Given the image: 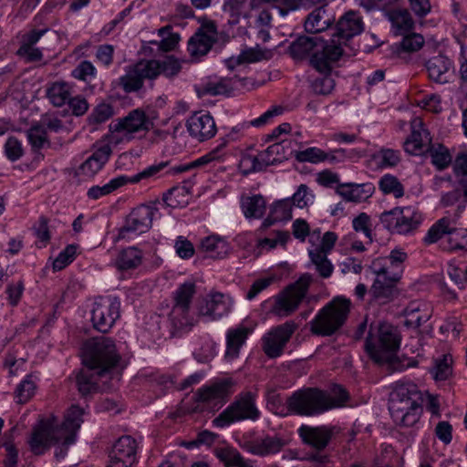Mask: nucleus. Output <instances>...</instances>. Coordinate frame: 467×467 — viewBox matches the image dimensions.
<instances>
[{
	"label": "nucleus",
	"mask_w": 467,
	"mask_h": 467,
	"mask_svg": "<svg viewBox=\"0 0 467 467\" xmlns=\"http://www.w3.org/2000/svg\"><path fill=\"white\" fill-rule=\"evenodd\" d=\"M348 399L347 390L339 385L329 391L307 388L295 392L288 400V408L298 415L314 416L345 405Z\"/></svg>",
	"instance_id": "obj_1"
},
{
	"label": "nucleus",
	"mask_w": 467,
	"mask_h": 467,
	"mask_svg": "<svg viewBox=\"0 0 467 467\" xmlns=\"http://www.w3.org/2000/svg\"><path fill=\"white\" fill-rule=\"evenodd\" d=\"M389 410L396 424L401 427L415 426L422 413L421 394L417 385L397 382L389 396Z\"/></svg>",
	"instance_id": "obj_2"
},
{
	"label": "nucleus",
	"mask_w": 467,
	"mask_h": 467,
	"mask_svg": "<svg viewBox=\"0 0 467 467\" xmlns=\"http://www.w3.org/2000/svg\"><path fill=\"white\" fill-rule=\"evenodd\" d=\"M400 337L395 327L382 323L371 328L366 339L365 349L377 364H392L397 358Z\"/></svg>",
	"instance_id": "obj_3"
},
{
	"label": "nucleus",
	"mask_w": 467,
	"mask_h": 467,
	"mask_svg": "<svg viewBox=\"0 0 467 467\" xmlns=\"http://www.w3.org/2000/svg\"><path fill=\"white\" fill-rule=\"evenodd\" d=\"M226 140H223L218 146L208 153L187 164L173 165L171 161H163L145 168L132 177H129V183H137L141 180L164 176H176L186 172L192 168L207 165L213 161H220L225 156Z\"/></svg>",
	"instance_id": "obj_4"
},
{
	"label": "nucleus",
	"mask_w": 467,
	"mask_h": 467,
	"mask_svg": "<svg viewBox=\"0 0 467 467\" xmlns=\"http://www.w3.org/2000/svg\"><path fill=\"white\" fill-rule=\"evenodd\" d=\"M119 356L116 346L109 337H97L85 342L82 348V362L97 370L98 377L111 376V369L117 365Z\"/></svg>",
	"instance_id": "obj_5"
},
{
	"label": "nucleus",
	"mask_w": 467,
	"mask_h": 467,
	"mask_svg": "<svg viewBox=\"0 0 467 467\" xmlns=\"http://www.w3.org/2000/svg\"><path fill=\"white\" fill-rule=\"evenodd\" d=\"M153 125V116L140 108L132 109L125 117L115 119L109 125V142L115 145L129 142L137 133L149 131Z\"/></svg>",
	"instance_id": "obj_6"
},
{
	"label": "nucleus",
	"mask_w": 467,
	"mask_h": 467,
	"mask_svg": "<svg viewBox=\"0 0 467 467\" xmlns=\"http://www.w3.org/2000/svg\"><path fill=\"white\" fill-rule=\"evenodd\" d=\"M350 300L336 297L325 306L310 322V330L318 336H331L346 322L350 311Z\"/></svg>",
	"instance_id": "obj_7"
},
{
	"label": "nucleus",
	"mask_w": 467,
	"mask_h": 467,
	"mask_svg": "<svg viewBox=\"0 0 467 467\" xmlns=\"http://www.w3.org/2000/svg\"><path fill=\"white\" fill-rule=\"evenodd\" d=\"M195 292V285L187 282L173 293V306L169 315L173 336L189 331L197 323L191 312V303Z\"/></svg>",
	"instance_id": "obj_8"
},
{
	"label": "nucleus",
	"mask_w": 467,
	"mask_h": 467,
	"mask_svg": "<svg viewBox=\"0 0 467 467\" xmlns=\"http://www.w3.org/2000/svg\"><path fill=\"white\" fill-rule=\"evenodd\" d=\"M236 383L232 378L217 379L210 384L198 389L194 394L197 403L192 411H201L204 408L219 410L234 392Z\"/></svg>",
	"instance_id": "obj_9"
},
{
	"label": "nucleus",
	"mask_w": 467,
	"mask_h": 467,
	"mask_svg": "<svg viewBox=\"0 0 467 467\" xmlns=\"http://www.w3.org/2000/svg\"><path fill=\"white\" fill-rule=\"evenodd\" d=\"M371 272L376 275L370 288L372 296L383 303L390 300L394 294L396 284L400 281L402 270L393 266L388 260L377 258L372 261L369 266Z\"/></svg>",
	"instance_id": "obj_10"
},
{
	"label": "nucleus",
	"mask_w": 467,
	"mask_h": 467,
	"mask_svg": "<svg viewBox=\"0 0 467 467\" xmlns=\"http://www.w3.org/2000/svg\"><path fill=\"white\" fill-rule=\"evenodd\" d=\"M259 416L260 411L255 406V394L247 391L239 394L235 400L213 420V424L217 428H224L244 420H256Z\"/></svg>",
	"instance_id": "obj_11"
},
{
	"label": "nucleus",
	"mask_w": 467,
	"mask_h": 467,
	"mask_svg": "<svg viewBox=\"0 0 467 467\" xmlns=\"http://www.w3.org/2000/svg\"><path fill=\"white\" fill-rule=\"evenodd\" d=\"M310 282L311 277L306 275L288 285L275 296L271 312L280 317H285L294 313L306 296Z\"/></svg>",
	"instance_id": "obj_12"
},
{
	"label": "nucleus",
	"mask_w": 467,
	"mask_h": 467,
	"mask_svg": "<svg viewBox=\"0 0 467 467\" xmlns=\"http://www.w3.org/2000/svg\"><path fill=\"white\" fill-rule=\"evenodd\" d=\"M380 221L389 231L406 234L419 227L422 216L413 207H397L389 212L383 213Z\"/></svg>",
	"instance_id": "obj_13"
},
{
	"label": "nucleus",
	"mask_w": 467,
	"mask_h": 467,
	"mask_svg": "<svg viewBox=\"0 0 467 467\" xmlns=\"http://www.w3.org/2000/svg\"><path fill=\"white\" fill-rule=\"evenodd\" d=\"M120 302L115 296L96 298L91 310V321L95 329L107 333L119 317Z\"/></svg>",
	"instance_id": "obj_14"
},
{
	"label": "nucleus",
	"mask_w": 467,
	"mask_h": 467,
	"mask_svg": "<svg viewBox=\"0 0 467 467\" xmlns=\"http://www.w3.org/2000/svg\"><path fill=\"white\" fill-rule=\"evenodd\" d=\"M342 55L340 43L335 39L326 41L319 36L313 56L310 57V65L319 73H331Z\"/></svg>",
	"instance_id": "obj_15"
},
{
	"label": "nucleus",
	"mask_w": 467,
	"mask_h": 467,
	"mask_svg": "<svg viewBox=\"0 0 467 467\" xmlns=\"http://www.w3.org/2000/svg\"><path fill=\"white\" fill-rule=\"evenodd\" d=\"M158 64L154 59L141 60L130 67L125 75L119 78V85L127 93L138 91L143 86L144 79H155Z\"/></svg>",
	"instance_id": "obj_16"
},
{
	"label": "nucleus",
	"mask_w": 467,
	"mask_h": 467,
	"mask_svg": "<svg viewBox=\"0 0 467 467\" xmlns=\"http://www.w3.org/2000/svg\"><path fill=\"white\" fill-rule=\"evenodd\" d=\"M296 328L297 325L294 321H286L271 328L262 338L265 354L270 358L281 356Z\"/></svg>",
	"instance_id": "obj_17"
},
{
	"label": "nucleus",
	"mask_w": 467,
	"mask_h": 467,
	"mask_svg": "<svg viewBox=\"0 0 467 467\" xmlns=\"http://www.w3.org/2000/svg\"><path fill=\"white\" fill-rule=\"evenodd\" d=\"M158 209L151 205H140L127 216L124 225L119 230L118 240L130 238L131 234H143L151 227Z\"/></svg>",
	"instance_id": "obj_18"
},
{
	"label": "nucleus",
	"mask_w": 467,
	"mask_h": 467,
	"mask_svg": "<svg viewBox=\"0 0 467 467\" xmlns=\"http://www.w3.org/2000/svg\"><path fill=\"white\" fill-rule=\"evenodd\" d=\"M56 420L54 418L47 420H41L32 431L28 440L31 451L36 454H43L53 442H58L61 439L60 432L55 426Z\"/></svg>",
	"instance_id": "obj_19"
},
{
	"label": "nucleus",
	"mask_w": 467,
	"mask_h": 467,
	"mask_svg": "<svg viewBox=\"0 0 467 467\" xmlns=\"http://www.w3.org/2000/svg\"><path fill=\"white\" fill-rule=\"evenodd\" d=\"M233 301L230 296L219 293H210L198 306V315L209 320H216L227 315L232 308Z\"/></svg>",
	"instance_id": "obj_20"
},
{
	"label": "nucleus",
	"mask_w": 467,
	"mask_h": 467,
	"mask_svg": "<svg viewBox=\"0 0 467 467\" xmlns=\"http://www.w3.org/2000/svg\"><path fill=\"white\" fill-rule=\"evenodd\" d=\"M137 442L131 436L118 439L109 453L108 467H131L136 461Z\"/></svg>",
	"instance_id": "obj_21"
},
{
	"label": "nucleus",
	"mask_w": 467,
	"mask_h": 467,
	"mask_svg": "<svg viewBox=\"0 0 467 467\" xmlns=\"http://www.w3.org/2000/svg\"><path fill=\"white\" fill-rule=\"evenodd\" d=\"M217 40L216 26L208 23L202 26L189 40L188 52L194 59L205 56Z\"/></svg>",
	"instance_id": "obj_22"
},
{
	"label": "nucleus",
	"mask_w": 467,
	"mask_h": 467,
	"mask_svg": "<svg viewBox=\"0 0 467 467\" xmlns=\"http://www.w3.org/2000/svg\"><path fill=\"white\" fill-rule=\"evenodd\" d=\"M253 80L246 78H221L219 79L211 80L202 83L198 88L197 91L200 96L210 95H224L232 90L246 88L248 85L253 86Z\"/></svg>",
	"instance_id": "obj_23"
},
{
	"label": "nucleus",
	"mask_w": 467,
	"mask_h": 467,
	"mask_svg": "<svg viewBox=\"0 0 467 467\" xmlns=\"http://www.w3.org/2000/svg\"><path fill=\"white\" fill-rule=\"evenodd\" d=\"M109 379H112V377H98L95 368L84 366L76 376V383L80 395L87 397L110 389V386L108 385Z\"/></svg>",
	"instance_id": "obj_24"
},
{
	"label": "nucleus",
	"mask_w": 467,
	"mask_h": 467,
	"mask_svg": "<svg viewBox=\"0 0 467 467\" xmlns=\"http://www.w3.org/2000/svg\"><path fill=\"white\" fill-rule=\"evenodd\" d=\"M186 126L190 135L200 141L211 139L216 133L214 119L209 113H194L188 119Z\"/></svg>",
	"instance_id": "obj_25"
},
{
	"label": "nucleus",
	"mask_w": 467,
	"mask_h": 467,
	"mask_svg": "<svg viewBox=\"0 0 467 467\" xmlns=\"http://www.w3.org/2000/svg\"><path fill=\"white\" fill-rule=\"evenodd\" d=\"M411 134L404 142L405 150L412 155H419L428 149L431 138L424 128L420 118H414L410 122Z\"/></svg>",
	"instance_id": "obj_26"
},
{
	"label": "nucleus",
	"mask_w": 467,
	"mask_h": 467,
	"mask_svg": "<svg viewBox=\"0 0 467 467\" xmlns=\"http://www.w3.org/2000/svg\"><path fill=\"white\" fill-rule=\"evenodd\" d=\"M334 428L327 426L310 427L303 425L298 432L303 441L317 450L325 449L329 443Z\"/></svg>",
	"instance_id": "obj_27"
},
{
	"label": "nucleus",
	"mask_w": 467,
	"mask_h": 467,
	"mask_svg": "<svg viewBox=\"0 0 467 467\" xmlns=\"http://www.w3.org/2000/svg\"><path fill=\"white\" fill-rule=\"evenodd\" d=\"M110 143L97 146L93 153L80 165L79 172L87 177L97 174L109 161L112 150Z\"/></svg>",
	"instance_id": "obj_28"
},
{
	"label": "nucleus",
	"mask_w": 467,
	"mask_h": 467,
	"mask_svg": "<svg viewBox=\"0 0 467 467\" xmlns=\"http://www.w3.org/2000/svg\"><path fill=\"white\" fill-rule=\"evenodd\" d=\"M286 444L285 439L278 435H266L245 445V449L252 454L266 456L279 452Z\"/></svg>",
	"instance_id": "obj_29"
},
{
	"label": "nucleus",
	"mask_w": 467,
	"mask_h": 467,
	"mask_svg": "<svg viewBox=\"0 0 467 467\" xmlns=\"http://www.w3.org/2000/svg\"><path fill=\"white\" fill-rule=\"evenodd\" d=\"M374 190L371 183H342L337 186L336 192L347 202H362L372 196Z\"/></svg>",
	"instance_id": "obj_30"
},
{
	"label": "nucleus",
	"mask_w": 467,
	"mask_h": 467,
	"mask_svg": "<svg viewBox=\"0 0 467 467\" xmlns=\"http://www.w3.org/2000/svg\"><path fill=\"white\" fill-rule=\"evenodd\" d=\"M364 30L362 17L356 11L347 12L337 22L338 37L347 40Z\"/></svg>",
	"instance_id": "obj_31"
},
{
	"label": "nucleus",
	"mask_w": 467,
	"mask_h": 467,
	"mask_svg": "<svg viewBox=\"0 0 467 467\" xmlns=\"http://www.w3.org/2000/svg\"><path fill=\"white\" fill-rule=\"evenodd\" d=\"M84 410L77 405H72L65 415V420L57 431L66 433V442L74 443L76 441V433L81 426L82 415Z\"/></svg>",
	"instance_id": "obj_32"
},
{
	"label": "nucleus",
	"mask_w": 467,
	"mask_h": 467,
	"mask_svg": "<svg viewBox=\"0 0 467 467\" xmlns=\"http://www.w3.org/2000/svg\"><path fill=\"white\" fill-rule=\"evenodd\" d=\"M293 204L290 198L275 202L270 206L268 216L262 223L261 227L266 229L275 223L289 221L292 218Z\"/></svg>",
	"instance_id": "obj_33"
},
{
	"label": "nucleus",
	"mask_w": 467,
	"mask_h": 467,
	"mask_svg": "<svg viewBox=\"0 0 467 467\" xmlns=\"http://www.w3.org/2000/svg\"><path fill=\"white\" fill-rule=\"evenodd\" d=\"M404 315L406 326L419 327L430 319L431 310L423 302L412 301L405 308Z\"/></svg>",
	"instance_id": "obj_34"
},
{
	"label": "nucleus",
	"mask_w": 467,
	"mask_h": 467,
	"mask_svg": "<svg viewBox=\"0 0 467 467\" xmlns=\"http://www.w3.org/2000/svg\"><path fill=\"white\" fill-rule=\"evenodd\" d=\"M198 249L206 257L222 259L228 254L230 246L224 239L217 235H210L202 239Z\"/></svg>",
	"instance_id": "obj_35"
},
{
	"label": "nucleus",
	"mask_w": 467,
	"mask_h": 467,
	"mask_svg": "<svg viewBox=\"0 0 467 467\" xmlns=\"http://www.w3.org/2000/svg\"><path fill=\"white\" fill-rule=\"evenodd\" d=\"M143 253L135 246H130L119 252L115 259V266L119 270H131L142 263Z\"/></svg>",
	"instance_id": "obj_36"
},
{
	"label": "nucleus",
	"mask_w": 467,
	"mask_h": 467,
	"mask_svg": "<svg viewBox=\"0 0 467 467\" xmlns=\"http://www.w3.org/2000/svg\"><path fill=\"white\" fill-rule=\"evenodd\" d=\"M451 67V60L445 56H436L430 58L426 63V68L429 73L430 78L438 83H446L447 72Z\"/></svg>",
	"instance_id": "obj_37"
},
{
	"label": "nucleus",
	"mask_w": 467,
	"mask_h": 467,
	"mask_svg": "<svg viewBox=\"0 0 467 467\" xmlns=\"http://www.w3.org/2000/svg\"><path fill=\"white\" fill-rule=\"evenodd\" d=\"M318 38L319 36H299L295 41H293L288 47L290 56L296 60L304 59L307 56H313Z\"/></svg>",
	"instance_id": "obj_38"
},
{
	"label": "nucleus",
	"mask_w": 467,
	"mask_h": 467,
	"mask_svg": "<svg viewBox=\"0 0 467 467\" xmlns=\"http://www.w3.org/2000/svg\"><path fill=\"white\" fill-rule=\"evenodd\" d=\"M332 23V18L327 14L324 6H319L313 10L305 21V29L308 33H319L327 28Z\"/></svg>",
	"instance_id": "obj_39"
},
{
	"label": "nucleus",
	"mask_w": 467,
	"mask_h": 467,
	"mask_svg": "<svg viewBox=\"0 0 467 467\" xmlns=\"http://www.w3.org/2000/svg\"><path fill=\"white\" fill-rule=\"evenodd\" d=\"M215 456L225 467H252V462L245 460L242 454L233 447H221L214 450Z\"/></svg>",
	"instance_id": "obj_40"
},
{
	"label": "nucleus",
	"mask_w": 467,
	"mask_h": 467,
	"mask_svg": "<svg viewBox=\"0 0 467 467\" xmlns=\"http://www.w3.org/2000/svg\"><path fill=\"white\" fill-rule=\"evenodd\" d=\"M241 208L247 219H258L265 214L266 202L260 194L243 196L241 199Z\"/></svg>",
	"instance_id": "obj_41"
},
{
	"label": "nucleus",
	"mask_w": 467,
	"mask_h": 467,
	"mask_svg": "<svg viewBox=\"0 0 467 467\" xmlns=\"http://www.w3.org/2000/svg\"><path fill=\"white\" fill-rule=\"evenodd\" d=\"M47 96L54 106L62 107L71 97V86L65 81L53 82L47 88Z\"/></svg>",
	"instance_id": "obj_42"
},
{
	"label": "nucleus",
	"mask_w": 467,
	"mask_h": 467,
	"mask_svg": "<svg viewBox=\"0 0 467 467\" xmlns=\"http://www.w3.org/2000/svg\"><path fill=\"white\" fill-rule=\"evenodd\" d=\"M249 331L244 327L231 329L227 333V348L225 356L228 358H234L238 356L240 348L244 343Z\"/></svg>",
	"instance_id": "obj_43"
},
{
	"label": "nucleus",
	"mask_w": 467,
	"mask_h": 467,
	"mask_svg": "<svg viewBox=\"0 0 467 467\" xmlns=\"http://www.w3.org/2000/svg\"><path fill=\"white\" fill-rule=\"evenodd\" d=\"M129 183V177L126 175H120L110 180L108 183L102 186H92L88 191V196L90 199L98 200L102 196L110 194L118 189L125 186Z\"/></svg>",
	"instance_id": "obj_44"
},
{
	"label": "nucleus",
	"mask_w": 467,
	"mask_h": 467,
	"mask_svg": "<svg viewBox=\"0 0 467 467\" xmlns=\"http://www.w3.org/2000/svg\"><path fill=\"white\" fill-rule=\"evenodd\" d=\"M289 144L290 141L282 140L270 145L265 150L262 151V161L269 166L281 162L283 159H287L292 154V151L287 152L285 150Z\"/></svg>",
	"instance_id": "obj_45"
},
{
	"label": "nucleus",
	"mask_w": 467,
	"mask_h": 467,
	"mask_svg": "<svg viewBox=\"0 0 467 467\" xmlns=\"http://www.w3.org/2000/svg\"><path fill=\"white\" fill-rule=\"evenodd\" d=\"M190 198V192L185 186H175L163 194L165 204L171 208L185 206Z\"/></svg>",
	"instance_id": "obj_46"
},
{
	"label": "nucleus",
	"mask_w": 467,
	"mask_h": 467,
	"mask_svg": "<svg viewBox=\"0 0 467 467\" xmlns=\"http://www.w3.org/2000/svg\"><path fill=\"white\" fill-rule=\"evenodd\" d=\"M452 227L451 226V220L443 217L438 220L428 231L423 238L426 244H431L441 240L444 235L449 236Z\"/></svg>",
	"instance_id": "obj_47"
},
{
	"label": "nucleus",
	"mask_w": 467,
	"mask_h": 467,
	"mask_svg": "<svg viewBox=\"0 0 467 467\" xmlns=\"http://www.w3.org/2000/svg\"><path fill=\"white\" fill-rule=\"evenodd\" d=\"M443 249L467 251V229L452 228L446 238V244L443 243Z\"/></svg>",
	"instance_id": "obj_48"
},
{
	"label": "nucleus",
	"mask_w": 467,
	"mask_h": 467,
	"mask_svg": "<svg viewBox=\"0 0 467 467\" xmlns=\"http://www.w3.org/2000/svg\"><path fill=\"white\" fill-rule=\"evenodd\" d=\"M36 384L32 375H27L16 387L15 397L18 403L27 402L36 393Z\"/></svg>",
	"instance_id": "obj_49"
},
{
	"label": "nucleus",
	"mask_w": 467,
	"mask_h": 467,
	"mask_svg": "<svg viewBox=\"0 0 467 467\" xmlns=\"http://www.w3.org/2000/svg\"><path fill=\"white\" fill-rule=\"evenodd\" d=\"M308 254L319 275L324 278L329 277L333 273L334 267L327 259V254H323L322 251L312 250H309Z\"/></svg>",
	"instance_id": "obj_50"
},
{
	"label": "nucleus",
	"mask_w": 467,
	"mask_h": 467,
	"mask_svg": "<svg viewBox=\"0 0 467 467\" xmlns=\"http://www.w3.org/2000/svg\"><path fill=\"white\" fill-rule=\"evenodd\" d=\"M379 189L385 194H393L396 198H400L404 195V187L398 180L397 177L386 174L379 182Z\"/></svg>",
	"instance_id": "obj_51"
},
{
	"label": "nucleus",
	"mask_w": 467,
	"mask_h": 467,
	"mask_svg": "<svg viewBox=\"0 0 467 467\" xmlns=\"http://www.w3.org/2000/svg\"><path fill=\"white\" fill-rule=\"evenodd\" d=\"M391 22L399 34L411 30L414 26L410 13L405 9L393 12L391 15Z\"/></svg>",
	"instance_id": "obj_52"
},
{
	"label": "nucleus",
	"mask_w": 467,
	"mask_h": 467,
	"mask_svg": "<svg viewBox=\"0 0 467 467\" xmlns=\"http://www.w3.org/2000/svg\"><path fill=\"white\" fill-rule=\"evenodd\" d=\"M431 162L438 170H443L451 162V156L449 150L443 145L438 144L430 149Z\"/></svg>",
	"instance_id": "obj_53"
},
{
	"label": "nucleus",
	"mask_w": 467,
	"mask_h": 467,
	"mask_svg": "<svg viewBox=\"0 0 467 467\" xmlns=\"http://www.w3.org/2000/svg\"><path fill=\"white\" fill-rule=\"evenodd\" d=\"M27 139L34 150H39L49 144L47 140V130L41 125L31 127L27 130Z\"/></svg>",
	"instance_id": "obj_54"
},
{
	"label": "nucleus",
	"mask_w": 467,
	"mask_h": 467,
	"mask_svg": "<svg viewBox=\"0 0 467 467\" xmlns=\"http://www.w3.org/2000/svg\"><path fill=\"white\" fill-rule=\"evenodd\" d=\"M245 0H226L223 4V9L227 13L233 24H237L241 16H245Z\"/></svg>",
	"instance_id": "obj_55"
},
{
	"label": "nucleus",
	"mask_w": 467,
	"mask_h": 467,
	"mask_svg": "<svg viewBox=\"0 0 467 467\" xmlns=\"http://www.w3.org/2000/svg\"><path fill=\"white\" fill-rule=\"evenodd\" d=\"M275 3L285 8H279L280 14L284 16L288 11L296 10L300 7L302 0H250L251 8H261V4Z\"/></svg>",
	"instance_id": "obj_56"
},
{
	"label": "nucleus",
	"mask_w": 467,
	"mask_h": 467,
	"mask_svg": "<svg viewBox=\"0 0 467 467\" xmlns=\"http://www.w3.org/2000/svg\"><path fill=\"white\" fill-rule=\"evenodd\" d=\"M155 62L158 64L156 78L160 74H163L167 78H173L182 69L180 61L172 57H168L162 61L155 60Z\"/></svg>",
	"instance_id": "obj_57"
},
{
	"label": "nucleus",
	"mask_w": 467,
	"mask_h": 467,
	"mask_svg": "<svg viewBox=\"0 0 467 467\" xmlns=\"http://www.w3.org/2000/svg\"><path fill=\"white\" fill-rule=\"evenodd\" d=\"M323 76L317 78L312 82V89L316 94L328 95L335 88V80L331 73H322Z\"/></svg>",
	"instance_id": "obj_58"
},
{
	"label": "nucleus",
	"mask_w": 467,
	"mask_h": 467,
	"mask_svg": "<svg viewBox=\"0 0 467 467\" xmlns=\"http://www.w3.org/2000/svg\"><path fill=\"white\" fill-rule=\"evenodd\" d=\"M240 166L244 169V173L259 171L267 167L262 161V152L258 156L245 154L242 157Z\"/></svg>",
	"instance_id": "obj_59"
},
{
	"label": "nucleus",
	"mask_w": 467,
	"mask_h": 467,
	"mask_svg": "<svg viewBox=\"0 0 467 467\" xmlns=\"http://www.w3.org/2000/svg\"><path fill=\"white\" fill-rule=\"evenodd\" d=\"M113 108L109 103H99L93 109L88 119L92 124H99L108 120L113 115Z\"/></svg>",
	"instance_id": "obj_60"
},
{
	"label": "nucleus",
	"mask_w": 467,
	"mask_h": 467,
	"mask_svg": "<svg viewBox=\"0 0 467 467\" xmlns=\"http://www.w3.org/2000/svg\"><path fill=\"white\" fill-rule=\"evenodd\" d=\"M269 57L270 51L261 49L258 47L244 49L239 54V59H241L244 64L255 63L263 59H268Z\"/></svg>",
	"instance_id": "obj_61"
},
{
	"label": "nucleus",
	"mask_w": 467,
	"mask_h": 467,
	"mask_svg": "<svg viewBox=\"0 0 467 467\" xmlns=\"http://www.w3.org/2000/svg\"><path fill=\"white\" fill-rule=\"evenodd\" d=\"M325 151L319 148L311 147L305 150L296 151L295 157L300 162L318 163L324 161Z\"/></svg>",
	"instance_id": "obj_62"
},
{
	"label": "nucleus",
	"mask_w": 467,
	"mask_h": 467,
	"mask_svg": "<svg viewBox=\"0 0 467 467\" xmlns=\"http://www.w3.org/2000/svg\"><path fill=\"white\" fill-rule=\"evenodd\" d=\"M366 12L387 10L400 0H355Z\"/></svg>",
	"instance_id": "obj_63"
},
{
	"label": "nucleus",
	"mask_w": 467,
	"mask_h": 467,
	"mask_svg": "<svg viewBox=\"0 0 467 467\" xmlns=\"http://www.w3.org/2000/svg\"><path fill=\"white\" fill-rule=\"evenodd\" d=\"M5 153L8 160L15 161L24 153L22 143L15 137H9L5 143Z\"/></svg>",
	"instance_id": "obj_64"
}]
</instances>
